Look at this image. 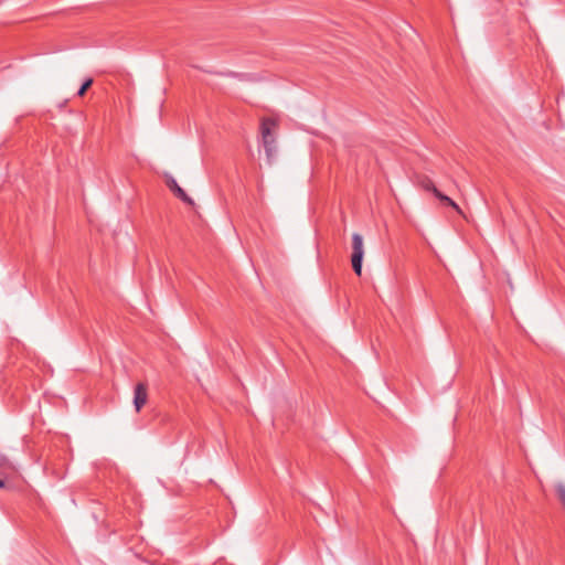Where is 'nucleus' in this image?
I'll return each instance as SVG.
<instances>
[{
	"label": "nucleus",
	"instance_id": "1",
	"mask_svg": "<svg viewBox=\"0 0 565 565\" xmlns=\"http://www.w3.org/2000/svg\"><path fill=\"white\" fill-rule=\"evenodd\" d=\"M277 122L271 118H263L260 122V135L262 142L267 156L268 161H271L276 153V139L273 134L274 128H276Z\"/></svg>",
	"mask_w": 565,
	"mask_h": 565
},
{
	"label": "nucleus",
	"instance_id": "2",
	"mask_svg": "<svg viewBox=\"0 0 565 565\" xmlns=\"http://www.w3.org/2000/svg\"><path fill=\"white\" fill-rule=\"evenodd\" d=\"M364 256L363 237L359 233L352 235V256L351 263L353 271L361 276L362 274V260Z\"/></svg>",
	"mask_w": 565,
	"mask_h": 565
},
{
	"label": "nucleus",
	"instance_id": "3",
	"mask_svg": "<svg viewBox=\"0 0 565 565\" xmlns=\"http://www.w3.org/2000/svg\"><path fill=\"white\" fill-rule=\"evenodd\" d=\"M148 399V388L145 383H138L135 386L134 392V405L137 412H139Z\"/></svg>",
	"mask_w": 565,
	"mask_h": 565
},
{
	"label": "nucleus",
	"instance_id": "4",
	"mask_svg": "<svg viewBox=\"0 0 565 565\" xmlns=\"http://www.w3.org/2000/svg\"><path fill=\"white\" fill-rule=\"evenodd\" d=\"M167 185L173 192V194L181 201L190 205L193 204V200L186 194V192L178 184V182L172 177H169L167 179Z\"/></svg>",
	"mask_w": 565,
	"mask_h": 565
},
{
	"label": "nucleus",
	"instance_id": "5",
	"mask_svg": "<svg viewBox=\"0 0 565 565\" xmlns=\"http://www.w3.org/2000/svg\"><path fill=\"white\" fill-rule=\"evenodd\" d=\"M435 196L439 201H441L443 203H445L448 206H451L455 211H457L458 213L461 214V209L459 207V205L452 199H450L449 196L445 195L439 190H435Z\"/></svg>",
	"mask_w": 565,
	"mask_h": 565
},
{
	"label": "nucleus",
	"instance_id": "6",
	"mask_svg": "<svg viewBox=\"0 0 565 565\" xmlns=\"http://www.w3.org/2000/svg\"><path fill=\"white\" fill-rule=\"evenodd\" d=\"M419 184H420V186H422L424 190H426V191H430V192H433L434 194H435V190H438V189L435 186L434 182H433L429 178H427V177H424V178L419 181Z\"/></svg>",
	"mask_w": 565,
	"mask_h": 565
},
{
	"label": "nucleus",
	"instance_id": "7",
	"mask_svg": "<svg viewBox=\"0 0 565 565\" xmlns=\"http://www.w3.org/2000/svg\"><path fill=\"white\" fill-rule=\"evenodd\" d=\"M93 85V78H86L84 81V83L81 85L78 92H77V96L79 97H83L85 95V93L87 92V89Z\"/></svg>",
	"mask_w": 565,
	"mask_h": 565
},
{
	"label": "nucleus",
	"instance_id": "8",
	"mask_svg": "<svg viewBox=\"0 0 565 565\" xmlns=\"http://www.w3.org/2000/svg\"><path fill=\"white\" fill-rule=\"evenodd\" d=\"M556 494L562 502V504L565 507V484L564 483H557L555 486Z\"/></svg>",
	"mask_w": 565,
	"mask_h": 565
},
{
	"label": "nucleus",
	"instance_id": "9",
	"mask_svg": "<svg viewBox=\"0 0 565 565\" xmlns=\"http://www.w3.org/2000/svg\"><path fill=\"white\" fill-rule=\"evenodd\" d=\"M11 463L6 455L0 452V468H10Z\"/></svg>",
	"mask_w": 565,
	"mask_h": 565
},
{
	"label": "nucleus",
	"instance_id": "10",
	"mask_svg": "<svg viewBox=\"0 0 565 565\" xmlns=\"http://www.w3.org/2000/svg\"><path fill=\"white\" fill-rule=\"evenodd\" d=\"M4 486H6V482L2 479H0V488H4Z\"/></svg>",
	"mask_w": 565,
	"mask_h": 565
}]
</instances>
